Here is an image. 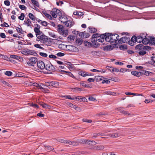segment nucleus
I'll return each instance as SVG.
<instances>
[{"mask_svg":"<svg viewBox=\"0 0 155 155\" xmlns=\"http://www.w3.org/2000/svg\"><path fill=\"white\" fill-rule=\"evenodd\" d=\"M119 36L117 34H112V33H108L107 37L106 38V41L111 43L114 42L117 44L119 40Z\"/></svg>","mask_w":155,"mask_h":155,"instance_id":"f257e3e1","label":"nucleus"},{"mask_svg":"<svg viewBox=\"0 0 155 155\" xmlns=\"http://www.w3.org/2000/svg\"><path fill=\"white\" fill-rule=\"evenodd\" d=\"M37 37L38 39L36 40L37 41H39L41 43L45 44L47 46H50L51 44V42L49 40L50 38H48L47 36L43 33L37 36Z\"/></svg>","mask_w":155,"mask_h":155,"instance_id":"f03ea898","label":"nucleus"},{"mask_svg":"<svg viewBox=\"0 0 155 155\" xmlns=\"http://www.w3.org/2000/svg\"><path fill=\"white\" fill-rule=\"evenodd\" d=\"M50 14L53 17L56 18L57 16H61L62 13L59 10L56 8H53L52 11L50 12Z\"/></svg>","mask_w":155,"mask_h":155,"instance_id":"7ed1b4c3","label":"nucleus"},{"mask_svg":"<svg viewBox=\"0 0 155 155\" xmlns=\"http://www.w3.org/2000/svg\"><path fill=\"white\" fill-rule=\"evenodd\" d=\"M151 49L150 47L147 46H145L143 48L138 52V54L141 56H143L146 54V51H150Z\"/></svg>","mask_w":155,"mask_h":155,"instance_id":"20e7f679","label":"nucleus"},{"mask_svg":"<svg viewBox=\"0 0 155 155\" xmlns=\"http://www.w3.org/2000/svg\"><path fill=\"white\" fill-rule=\"evenodd\" d=\"M21 53L22 54L25 55H34L36 54V52L34 51L31 50L27 49H23L21 51Z\"/></svg>","mask_w":155,"mask_h":155,"instance_id":"39448f33","label":"nucleus"},{"mask_svg":"<svg viewBox=\"0 0 155 155\" xmlns=\"http://www.w3.org/2000/svg\"><path fill=\"white\" fill-rule=\"evenodd\" d=\"M45 68L46 70L48 71H55V68L51 63L49 62H48L46 64Z\"/></svg>","mask_w":155,"mask_h":155,"instance_id":"423d86ee","label":"nucleus"},{"mask_svg":"<svg viewBox=\"0 0 155 155\" xmlns=\"http://www.w3.org/2000/svg\"><path fill=\"white\" fill-rule=\"evenodd\" d=\"M129 41V38L128 37H124L120 38V39L118 40V42L119 44H122L123 43H127Z\"/></svg>","mask_w":155,"mask_h":155,"instance_id":"0eeeda50","label":"nucleus"},{"mask_svg":"<svg viewBox=\"0 0 155 155\" xmlns=\"http://www.w3.org/2000/svg\"><path fill=\"white\" fill-rule=\"evenodd\" d=\"M37 66L41 70L44 69L45 66L44 63L41 61H39L37 62Z\"/></svg>","mask_w":155,"mask_h":155,"instance_id":"6e6552de","label":"nucleus"},{"mask_svg":"<svg viewBox=\"0 0 155 155\" xmlns=\"http://www.w3.org/2000/svg\"><path fill=\"white\" fill-rule=\"evenodd\" d=\"M29 61L30 62H28V64H30L31 66H33L34 64H35L36 62L38 61L37 58L35 57L30 58L29 59Z\"/></svg>","mask_w":155,"mask_h":155,"instance_id":"1a4fd4ad","label":"nucleus"},{"mask_svg":"<svg viewBox=\"0 0 155 155\" xmlns=\"http://www.w3.org/2000/svg\"><path fill=\"white\" fill-rule=\"evenodd\" d=\"M145 34H141L139 35H138L137 37V42L139 43H140L142 42V40L144 38V37H145Z\"/></svg>","mask_w":155,"mask_h":155,"instance_id":"9d476101","label":"nucleus"},{"mask_svg":"<svg viewBox=\"0 0 155 155\" xmlns=\"http://www.w3.org/2000/svg\"><path fill=\"white\" fill-rule=\"evenodd\" d=\"M59 19L61 22L64 24L67 20V18L65 16H62L61 15L60 16Z\"/></svg>","mask_w":155,"mask_h":155,"instance_id":"9b49d317","label":"nucleus"},{"mask_svg":"<svg viewBox=\"0 0 155 155\" xmlns=\"http://www.w3.org/2000/svg\"><path fill=\"white\" fill-rule=\"evenodd\" d=\"M34 31L35 33L36 37L42 33V32L40 31V28H39L35 27L34 29Z\"/></svg>","mask_w":155,"mask_h":155,"instance_id":"f8f14e48","label":"nucleus"},{"mask_svg":"<svg viewBox=\"0 0 155 155\" xmlns=\"http://www.w3.org/2000/svg\"><path fill=\"white\" fill-rule=\"evenodd\" d=\"M104 147L103 145H98L94 146L91 149L96 150H100L104 149Z\"/></svg>","mask_w":155,"mask_h":155,"instance_id":"ddd939ff","label":"nucleus"},{"mask_svg":"<svg viewBox=\"0 0 155 155\" xmlns=\"http://www.w3.org/2000/svg\"><path fill=\"white\" fill-rule=\"evenodd\" d=\"M64 24L66 27L69 28H71L73 25L72 21L70 20L68 21L67 20Z\"/></svg>","mask_w":155,"mask_h":155,"instance_id":"4468645a","label":"nucleus"},{"mask_svg":"<svg viewBox=\"0 0 155 155\" xmlns=\"http://www.w3.org/2000/svg\"><path fill=\"white\" fill-rule=\"evenodd\" d=\"M147 34H145V37H144V38H143V39L142 41L143 44L147 45L149 43V39L147 38Z\"/></svg>","mask_w":155,"mask_h":155,"instance_id":"2eb2a0df","label":"nucleus"},{"mask_svg":"<svg viewBox=\"0 0 155 155\" xmlns=\"http://www.w3.org/2000/svg\"><path fill=\"white\" fill-rule=\"evenodd\" d=\"M131 74L135 76L139 77L141 75L142 72H138L136 71H132L131 72Z\"/></svg>","mask_w":155,"mask_h":155,"instance_id":"dca6fc26","label":"nucleus"},{"mask_svg":"<svg viewBox=\"0 0 155 155\" xmlns=\"http://www.w3.org/2000/svg\"><path fill=\"white\" fill-rule=\"evenodd\" d=\"M40 105L44 108L50 109L51 107V106L44 102L40 103Z\"/></svg>","mask_w":155,"mask_h":155,"instance_id":"f3484780","label":"nucleus"},{"mask_svg":"<svg viewBox=\"0 0 155 155\" xmlns=\"http://www.w3.org/2000/svg\"><path fill=\"white\" fill-rule=\"evenodd\" d=\"M84 142L88 145H91L92 143H94V145L97 143L94 141L90 140H85L84 141Z\"/></svg>","mask_w":155,"mask_h":155,"instance_id":"a211bd4d","label":"nucleus"},{"mask_svg":"<svg viewBox=\"0 0 155 155\" xmlns=\"http://www.w3.org/2000/svg\"><path fill=\"white\" fill-rule=\"evenodd\" d=\"M121 136V134L118 133L110 134V136L113 138H116Z\"/></svg>","mask_w":155,"mask_h":155,"instance_id":"6ab92c4d","label":"nucleus"},{"mask_svg":"<svg viewBox=\"0 0 155 155\" xmlns=\"http://www.w3.org/2000/svg\"><path fill=\"white\" fill-rule=\"evenodd\" d=\"M58 30L60 33L61 34L62 32H63V31H64V28L63 26L60 25H58Z\"/></svg>","mask_w":155,"mask_h":155,"instance_id":"aec40b11","label":"nucleus"},{"mask_svg":"<svg viewBox=\"0 0 155 155\" xmlns=\"http://www.w3.org/2000/svg\"><path fill=\"white\" fill-rule=\"evenodd\" d=\"M89 29V31L91 33H93L97 31V29L92 27H89L88 28Z\"/></svg>","mask_w":155,"mask_h":155,"instance_id":"412c9836","label":"nucleus"},{"mask_svg":"<svg viewBox=\"0 0 155 155\" xmlns=\"http://www.w3.org/2000/svg\"><path fill=\"white\" fill-rule=\"evenodd\" d=\"M42 13L47 18L50 20L52 19V17L51 16V15L47 13L46 11H43L42 12Z\"/></svg>","mask_w":155,"mask_h":155,"instance_id":"4be33fe9","label":"nucleus"},{"mask_svg":"<svg viewBox=\"0 0 155 155\" xmlns=\"http://www.w3.org/2000/svg\"><path fill=\"white\" fill-rule=\"evenodd\" d=\"M61 71L62 72L66 73L68 75L73 78H75V77L74 75L70 72L67 71H66L63 70H61Z\"/></svg>","mask_w":155,"mask_h":155,"instance_id":"5701e85b","label":"nucleus"},{"mask_svg":"<svg viewBox=\"0 0 155 155\" xmlns=\"http://www.w3.org/2000/svg\"><path fill=\"white\" fill-rule=\"evenodd\" d=\"M75 99L80 100V101H85V100H87L85 97H83L81 96H77L75 98Z\"/></svg>","mask_w":155,"mask_h":155,"instance_id":"b1692460","label":"nucleus"},{"mask_svg":"<svg viewBox=\"0 0 155 155\" xmlns=\"http://www.w3.org/2000/svg\"><path fill=\"white\" fill-rule=\"evenodd\" d=\"M152 74V72L146 71H142V74H143L147 76L151 75Z\"/></svg>","mask_w":155,"mask_h":155,"instance_id":"393cba45","label":"nucleus"},{"mask_svg":"<svg viewBox=\"0 0 155 155\" xmlns=\"http://www.w3.org/2000/svg\"><path fill=\"white\" fill-rule=\"evenodd\" d=\"M32 85L33 86L39 87L40 89H42L45 90V89L44 88L42 87L41 85L37 83H33Z\"/></svg>","mask_w":155,"mask_h":155,"instance_id":"a878e982","label":"nucleus"},{"mask_svg":"<svg viewBox=\"0 0 155 155\" xmlns=\"http://www.w3.org/2000/svg\"><path fill=\"white\" fill-rule=\"evenodd\" d=\"M149 43L152 45L155 44V38L150 37Z\"/></svg>","mask_w":155,"mask_h":155,"instance_id":"bb28decb","label":"nucleus"},{"mask_svg":"<svg viewBox=\"0 0 155 155\" xmlns=\"http://www.w3.org/2000/svg\"><path fill=\"white\" fill-rule=\"evenodd\" d=\"M112 46L110 45H107L103 47V50L106 51H110L111 49Z\"/></svg>","mask_w":155,"mask_h":155,"instance_id":"cd10ccee","label":"nucleus"},{"mask_svg":"<svg viewBox=\"0 0 155 155\" xmlns=\"http://www.w3.org/2000/svg\"><path fill=\"white\" fill-rule=\"evenodd\" d=\"M144 46L142 44H139L135 47V49L137 50H140L143 49Z\"/></svg>","mask_w":155,"mask_h":155,"instance_id":"c85d7f7f","label":"nucleus"},{"mask_svg":"<svg viewBox=\"0 0 155 155\" xmlns=\"http://www.w3.org/2000/svg\"><path fill=\"white\" fill-rule=\"evenodd\" d=\"M52 86L54 87H58L59 86V83L57 81H52Z\"/></svg>","mask_w":155,"mask_h":155,"instance_id":"c756f323","label":"nucleus"},{"mask_svg":"<svg viewBox=\"0 0 155 155\" xmlns=\"http://www.w3.org/2000/svg\"><path fill=\"white\" fill-rule=\"evenodd\" d=\"M103 78V77L101 76H97L95 77V79L97 81H101Z\"/></svg>","mask_w":155,"mask_h":155,"instance_id":"7c9ffc66","label":"nucleus"},{"mask_svg":"<svg viewBox=\"0 0 155 155\" xmlns=\"http://www.w3.org/2000/svg\"><path fill=\"white\" fill-rule=\"evenodd\" d=\"M28 16L31 20L35 21L36 19V18L34 15L32 13H29L28 14Z\"/></svg>","mask_w":155,"mask_h":155,"instance_id":"2f4dec72","label":"nucleus"},{"mask_svg":"<svg viewBox=\"0 0 155 155\" xmlns=\"http://www.w3.org/2000/svg\"><path fill=\"white\" fill-rule=\"evenodd\" d=\"M16 30L18 32V33H20L21 34H24V31H23L22 29H21V28H20L19 27H16Z\"/></svg>","mask_w":155,"mask_h":155,"instance_id":"473e14b6","label":"nucleus"},{"mask_svg":"<svg viewBox=\"0 0 155 155\" xmlns=\"http://www.w3.org/2000/svg\"><path fill=\"white\" fill-rule=\"evenodd\" d=\"M76 43L78 45H81L83 42V40L81 38H78L76 40Z\"/></svg>","mask_w":155,"mask_h":155,"instance_id":"72a5a7b5","label":"nucleus"},{"mask_svg":"<svg viewBox=\"0 0 155 155\" xmlns=\"http://www.w3.org/2000/svg\"><path fill=\"white\" fill-rule=\"evenodd\" d=\"M91 54L94 56H99L100 55V53L98 51H93L91 52Z\"/></svg>","mask_w":155,"mask_h":155,"instance_id":"f704fd0d","label":"nucleus"},{"mask_svg":"<svg viewBox=\"0 0 155 155\" xmlns=\"http://www.w3.org/2000/svg\"><path fill=\"white\" fill-rule=\"evenodd\" d=\"M52 81L51 82H46L45 83V84H42V85L46 86L47 87L52 86Z\"/></svg>","mask_w":155,"mask_h":155,"instance_id":"c9c22d12","label":"nucleus"},{"mask_svg":"<svg viewBox=\"0 0 155 155\" xmlns=\"http://www.w3.org/2000/svg\"><path fill=\"white\" fill-rule=\"evenodd\" d=\"M63 31V32H62L61 34H62L63 36L66 37L68 35V30H65Z\"/></svg>","mask_w":155,"mask_h":155,"instance_id":"e433bc0d","label":"nucleus"},{"mask_svg":"<svg viewBox=\"0 0 155 155\" xmlns=\"http://www.w3.org/2000/svg\"><path fill=\"white\" fill-rule=\"evenodd\" d=\"M107 33H105V34L100 35L99 37L101 38H103L104 40H106V38L107 37Z\"/></svg>","mask_w":155,"mask_h":155,"instance_id":"4c0bfd02","label":"nucleus"},{"mask_svg":"<svg viewBox=\"0 0 155 155\" xmlns=\"http://www.w3.org/2000/svg\"><path fill=\"white\" fill-rule=\"evenodd\" d=\"M25 24L26 25H27V26L28 27H31V20L28 19V18H27L26 21L25 22Z\"/></svg>","mask_w":155,"mask_h":155,"instance_id":"58836bf2","label":"nucleus"},{"mask_svg":"<svg viewBox=\"0 0 155 155\" xmlns=\"http://www.w3.org/2000/svg\"><path fill=\"white\" fill-rule=\"evenodd\" d=\"M105 93L107 95H115L116 94V93L112 92L110 91H107L105 92Z\"/></svg>","mask_w":155,"mask_h":155,"instance_id":"ea45409f","label":"nucleus"},{"mask_svg":"<svg viewBox=\"0 0 155 155\" xmlns=\"http://www.w3.org/2000/svg\"><path fill=\"white\" fill-rule=\"evenodd\" d=\"M41 45L42 46L44 45H42V44ZM34 46L36 48H39L41 49H44V48L42 47L41 46V45H39V44H35V45H34Z\"/></svg>","mask_w":155,"mask_h":155,"instance_id":"a19ab883","label":"nucleus"},{"mask_svg":"<svg viewBox=\"0 0 155 155\" xmlns=\"http://www.w3.org/2000/svg\"><path fill=\"white\" fill-rule=\"evenodd\" d=\"M119 48L120 50H126L127 49V47L126 45H121L120 47Z\"/></svg>","mask_w":155,"mask_h":155,"instance_id":"79ce46f5","label":"nucleus"},{"mask_svg":"<svg viewBox=\"0 0 155 155\" xmlns=\"http://www.w3.org/2000/svg\"><path fill=\"white\" fill-rule=\"evenodd\" d=\"M25 18V15L24 13H21V15L18 17V18L20 20H23Z\"/></svg>","mask_w":155,"mask_h":155,"instance_id":"37998d69","label":"nucleus"},{"mask_svg":"<svg viewBox=\"0 0 155 155\" xmlns=\"http://www.w3.org/2000/svg\"><path fill=\"white\" fill-rule=\"evenodd\" d=\"M10 57L11 58H14L18 60V58H20V57L19 56L16 55H10Z\"/></svg>","mask_w":155,"mask_h":155,"instance_id":"c03bdc74","label":"nucleus"},{"mask_svg":"<svg viewBox=\"0 0 155 155\" xmlns=\"http://www.w3.org/2000/svg\"><path fill=\"white\" fill-rule=\"evenodd\" d=\"M64 97L66 99H69L73 100L75 99V97H71V96L69 95H66V96H64Z\"/></svg>","mask_w":155,"mask_h":155,"instance_id":"a18cd8bd","label":"nucleus"},{"mask_svg":"<svg viewBox=\"0 0 155 155\" xmlns=\"http://www.w3.org/2000/svg\"><path fill=\"white\" fill-rule=\"evenodd\" d=\"M66 144H72L73 145H74L75 143H76L75 142H74V141H67L66 140V142L65 143Z\"/></svg>","mask_w":155,"mask_h":155,"instance_id":"49530a36","label":"nucleus"},{"mask_svg":"<svg viewBox=\"0 0 155 155\" xmlns=\"http://www.w3.org/2000/svg\"><path fill=\"white\" fill-rule=\"evenodd\" d=\"M121 71V69L119 70L116 68H112V72H119Z\"/></svg>","mask_w":155,"mask_h":155,"instance_id":"de8ad7c7","label":"nucleus"},{"mask_svg":"<svg viewBox=\"0 0 155 155\" xmlns=\"http://www.w3.org/2000/svg\"><path fill=\"white\" fill-rule=\"evenodd\" d=\"M131 40L134 41V43L137 42V37L136 36L134 35L132 37Z\"/></svg>","mask_w":155,"mask_h":155,"instance_id":"09e8293b","label":"nucleus"},{"mask_svg":"<svg viewBox=\"0 0 155 155\" xmlns=\"http://www.w3.org/2000/svg\"><path fill=\"white\" fill-rule=\"evenodd\" d=\"M120 112L122 113H123L124 114L126 115H129L131 114H130L128 113L127 111H124L122 110H120Z\"/></svg>","mask_w":155,"mask_h":155,"instance_id":"8fccbe9b","label":"nucleus"},{"mask_svg":"<svg viewBox=\"0 0 155 155\" xmlns=\"http://www.w3.org/2000/svg\"><path fill=\"white\" fill-rule=\"evenodd\" d=\"M125 94L127 95H133L134 96H137L138 95L137 94L132 93L128 92H126L125 93Z\"/></svg>","mask_w":155,"mask_h":155,"instance_id":"3c124183","label":"nucleus"},{"mask_svg":"<svg viewBox=\"0 0 155 155\" xmlns=\"http://www.w3.org/2000/svg\"><path fill=\"white\" fill-rule=\"evenodd\" d=\"M12 73L11 71H7L5 73V74L8 76H10L12 74Z\"/></svg>","mask_w":155,"mask_h":155,"instance_id":"603ef678","label":"nucleus"},{"mask_svg":"<svg viewBox=\"0 0 155 155\" xmlns=\"http://www.w3.org/2000/svg\"><path fill=\"white\" fill-rule=\"evenodd\" d=\"M46 148L49 150H52L54 149V148L51 146H48L45 147Z\"/></svg>","mask_w":155,"mask_h":155,"instance_id":"864d4df0","label":"nucleus"},{"mask_svg":"<svg viewBox=\"0 0 155 155\" xmlns=\"http://www.w3.org/2000/svg\"><path fill=\"white\" fill-rule=\"evenodd\" d=\"M85 31L84 32H81L79 34V36L81 38H84V36H85Z\"/></svg>","mask_w":155,"mask_h":155,"instance_id":"5fc2aeb1","label":"nucleus"},{"mask_svg":"<svg viewBox=\"0 0 155 155\" xmlns=\"http://www.w3.org/2000/svg\"><path fill=\"white\" fill-rule=\"evenodd\" d=\"M1 26L3 27H9V25L5 22H4L3 24H2L1 25Z\"/></svg>","mask_w":155,"mask_h":155,"instance_id":"6e6d98bb","label":"nucleus"},{"mask_svg":"<svg viewBox=\"0 0 155 155\" xmlns=\"http://www.w3.org/2000/svg\"><path fill=\"white\" fill-rule=\"evenodd\" d=\"M127 43L131 46H132L134 45V41H132L130 40V38H129V41Z\"/></svg>","mask_w":155,"mask_h":155,"instance_id":"4d7b16f0","label":"nucleus"},{"mask_svg":"<svg viewBox=\"0 0 155 155\" xmlns=\"http://www.w3.org/2000/svg\"><path fill=\"white\" fill-rule=\"evenodd\" d=\"M39 54L40 56L43 57H46L48 56L47 54L45 53L40 52Z\"/></svg>","mask_w":155,"mask_h":155,"instance_id":"13d9d810","label":"nucleus"},{"mask_svg":"<svg viewBox=\"0 0 155 155\" xmlns=\"http://www.w3.org/2000/svg\"><path fill=\"white\" fill-rule=\"evenodd\" d=\"M1 81L2 83L5 84V85L8 86V87H10L11 86L10 84L6 82V81L4 80H2Z\"/></svg>","mask_w":155,"mask_h":155,"instance_id":"bf43d9fd","label":"nucleus"},{"mask_svg":"<svg viewBox=\"0 0 155 155\" xmlns=\"http://www.w3.org/2000/svg\"><path fill=\"white\" fill-rule=\"evenodd\" d=\"M99 136H100V133H94L93 134L92 138H96Z\"/></svg>","mask_w":155,"mask_h":155,"instance_id":"052dcab7","label":"nucleus"},{"mask_svg":"<svg viewBox=\"0 0 155 155\" xmlns=\"http://www.w3.org/2000/svg\"><path fill=\"white\" fill-rule=\"evenodd\" d=\"M19 7L21 10H25L27 8L26 6L24 5H20Z\"/></svg>","mask_w":155,"mask_h":155,"instance_id":"680f3d73","label":"nucleus"},{"mask_svg":"<svg viewBox=\"0 0 155 155\" xmlns=\"http://www.w3.org/2000/svg\"><path fill=\"white\" fill-rule=\"evenodd\" d=\"M33 4L35 5L36 6L39 7V4L38 2L36 1H34L31 2Z\"/></svg>","mask_w":155,"mask_h":155,"instance_id":"e2e57ef3","label":"nucleus"},{"mask_svg":"<svg viewBox=\"0 0 155 155\" xmlns=\"http://www.w3.org/2000/svg\"><path fill=\"white\" fill-rule=\"evenodd\" d=\"M72 89H74V91H75V92H79L81 91V89L80 88H78V87H75L74 88H72Z\"/></svg>","mask_w":155,"mask_h":155,"instance_id":"0e129e2a","label":"nucleus"},{"mask_svg":"<svg viewBox=\"0 0 155 155\" xmlns=\"http://www.w3.org/2000/svg\"><path fill=\"white\" fill-rule=\"evenodd\" d=\"M88 99V100L90 101H96V99L95 98L92 97L91 96L89 97Z\"/></svg>","mask_w":155,"mask_h":155,"instance_id":"69168bd1","label":"nucleus"},{"mask_svg":"<svg viewBox=\"0 0 155 155\" xmlns=\"http://www.w3.org/2000/svg\"><path fill=\"white\" fill-rule=\"evenodd\" d=\"M96 40L101 42H103L104 41V40L103 38H101L100 37H99L98 38H96Z\"/></svg>","mask_w":155,"mask_h":155,"instance_id":"338daca9","label":"nucleus"},{"mask_svg":"<svg viewBox=\"0 0 155 155\" xmlns=\"http://www.w3.org/2000/svg\"><path fill=\"white\" fill-rule=\"evenodd\" d=\"M4 3L5 5L7 6H9L10 5V2L8 0L5 1L4 2Z\"/></svg>","mask_w":155,"mask_h":155,"instance_id":"774afa93","label":"nucleus"}]
</instances>
